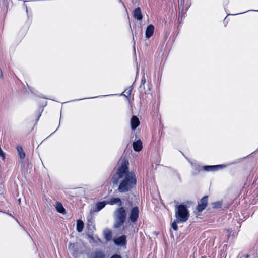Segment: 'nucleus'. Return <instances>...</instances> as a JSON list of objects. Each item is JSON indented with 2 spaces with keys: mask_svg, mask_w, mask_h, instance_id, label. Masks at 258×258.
<instances>
[{
  "mask_svg": "<svg viewBox=\"0 0 258 258\" xmlns=\"http://www.w3.org/2000/svg\"><path fill=\"white\" fill-rule=\"evenodd\" d=\"M128 162L123 160L120 166L118 168L116 173L112 178V181L114 185L118 184V190L121 193L130 191L136 184L137 180L135 173L128 171Z\"/></svg>",
  "mask_w": 258,
  "mask_h": 258,
  "instance_id": "f257e3e1",
  "label": "nucleus"
},
{
  "mask_svg": "<svg viewBox=\"0 0 258 258\" xmlns=\"http://www.w3.org/2000/svg\"><path fill=\"white\" fill-rule=\"evenodd\" d=\"M175 216L177 222H185L188 219L190 214L187 206L181 204L175 206Z\"/></svg>",
  "mask_w": 258,
  "mask_h": 258,
  "instance_id": "f03ea898",
  "label": "nucleus"
},
{
  "mask_svg": "<svg viewBox=\"0 0 258 258\" xmlns=\"http://www.w3.org/2000/svg\"><path fill=\"white\" fill-rule=\"evenodd\" d=\"M115 223L114 228H120L124 223L126 218V212L123 207H118L114 212Z\"/></svg>",
  "mask_w": 258,
  "mask_h": 258,
  "instance_id": "7ed1b4c3",
  "label": "nucleus"
},
{
  "mask_svg": "<svg viewBox=\"0 0 258 258\" xmlns=\"http://www.w3.org/2000/svg\"><path fill=\"white\" fill-rule=\"evenodd\" d=\"M139 215V210L137 206L133 207L130 212L128 220L132 223L137 221Z\"/></svg>",
  "mask_w": 258,
  "mask_h": 258,
  "instance_id": "20e7f679",
  "label": "nucleus"
},
{
  "mask_svg": "<svg viewBox=\"0 0 258 258\" xmlns=\"http://www.w3.org/2000/svg\"><path fill=\"white\" fill-rule=\"evenodd\" d=\"M185 0H180L178 1L179 16L178 21H181L184 17L183 14L185 13L184 9L185 8Z\"/></svg>",
  "mask_w": 258,
  "mask_h": 258,
  "instance_id": "39448f33",
  "label": "nucleus"
},
{
  "mask_svg": "<svg viewBox=\"0 0 258 258\" xmlns=\"http://www.w3.org/2000/svg\"><path fill=\"white\" fill-rule=\"evenodd\" d=\"M69 249L74 258H79L78 248L75 243H70L69 245Z\"/></svg>",
  "mask_w": 258,
  "mask_h": 258,
  "instance_id": "423d86ee",
  "label": "nucleus"
},
{
  "mask_svg": "<svg viewBox=\"0 0 258 258\" xmlns=\"http://www.w3.org/2000/svg\"><path fill=\"white\" fill-rule=\"evenodd\" d=\"M16 149L18 154L19 158L20 159V162L21 164H23V160L26 156L25 153L21 146H17Z\"/></svg>",
  "mask_w": 258,
  "mask_h": 258,
  "instance_id": "0eeeda50",
  "label": "nucleus"
},
{
  "mask_svg": "<svg viewBox=\"0 0 258 258\" xmlns=\"http://www.w3.org/2000/svg\"><path fill=\"white\" fill-rule=\"evenodd\" d=\"M114 243L117 245L124 246L126 244V237L122 235L114 240Z\"/></svg>",
  "mask_w": 258,
  "mask_h": 258,
  "instance_id": "6e6552de",
  "label": "nucleus"
},
{
  "mask_svg": "<svg viewBox=\"0 0 258 258\" xmlns=\"http://www.w3.org/2000/svg\"><path fill=\"white\" fill-rule=\"evenodd\" d=\"M88 258H105V255L103 251L98 250L91 252Z\"/></svg>",
  "mask_w": 258,
  "mask_h": 258,
  "instance_id": "1a4fd4ad",
  "label": "nucleus"
},
{
  "mask_svg": "<svg viewBox=\"0 0 258 258\" xmlns=\"http://www.w3.org/2000/svg\"><path fill=\"white\" fill-rule=\"evenodd\" d=\"M107 204L110 205H114L115 204H117L118 206L121 207L122 205V202L121 199L119 198H111L109 200L106 201Z\"/></svg>",
  "mask_w": 258,
  "mask_h": 258,
  "instance_id": "9d476101",
  "label": "nucleus"
},
{
  "mask_svg": "<svg viewBox=\"0 0 258 258\" xmlns=\"http://www.w3.org/2000/svg\"><path fill=\"white\" fill-rule=\"evenodd\" d=\"M154 31V26L153 25L150 24L148 26L145 32L146 37L148 39L150 38L153 35Z\"/></svg>",
  "mask_w": 258,
  "mask_h": 258,
  "instance_id": "9b49d317",
  "label": "nucleus"
},
{
  "mask_svg": "<svg viewBox=\"0 0 258 258\" xmlns=\"http://www.w3.org/2000/svg\"><path fill=\"white\" fill-rule=\"evenodd\" d=\"M140 124V121L136 116H133L131 120V125L132 130H135Z\"/></svg>",
  "mask_w": 258,
  "mask_h": 258,
  "instance_id": "f8f14e48",
  "label": "nucleus"
},
{
  "mask_svg": "<svg viewBox=\"0 0 258 258\" xmlns=\"http://www.w3.org/2000/svg\"><path fill=\"white\" fill-rule=\"evenodd\" d=\"M133 16L135 19L138 20H141L143 19V15L140 7H138L133 12Z\"/></svg>",
  "mask_w": 258,
  "mask_h": 258,
  "instance_id": "ddd939ff",
  "label": "nucleus"
},
{
  "mask_svg": "<svg viewBox=\"0 0 258 258\" xmlns=\"http://www.w3.org/2000/svg\"><path fill=\"white\" fill-rule=\"evenodd\" d=\"M133 147L134 150L136 152L140 151L142 148V142L141 140H138L137 141L133 142Z\"/></svg>",
  "mask_w": 258,
  "mask_h": 258,
  "instance_id": "4468645a",
  "label": "nucleus"
},
{
  "mask_svg": "<svg viewBox=\"0 0 258 258\" xmlns=\"http://www.w3.org/2000/svg\"><path fill=\"white\" fill-rule=\"evenodd\" d=\"M222 166V165H214V166H205L204 167H202V168H203V170H204L205 171H209L211 170H215Z\"/></svg>",
  "mask_w": 258,
  "mask_h": 258,
  "instance_id": "2eb2a0df",
  "label": "nucleus"
},
{
  "mask_svg": "<svg viewBox=\"0 0 258 258\" xmlns=\"http://www.w3.org/2000/svg\"><path fill=\"white\" fill-rule=\"evenodd\" d=\"M106 204H107L106 201H104L96 203L95 211H99L102 209Z\"/></svg>",
  "mask_w": 258,
  "mask_h": 258,
  "instance_id": "dca6fc26",
  "label": "nucleus"
},
{
  "mask_svg": "<svg viewBox=\"0 0 258 258\" xmlns=\"http://www.w3.org/2000/svg\"><path fill=\"white\" fill-rule=\"evenodd\" d=\"M84 224L81 220H78L77 221L76 230L78 232H81L84 228Z\"/></svg>",
  "mask_w": 258,
  "mask_h": 258,
  "instance_id": "f3484780",
  "label": "nucleus"
},
{
  "mask_svg": "<svg viewBox=\"0 0 258 258\" xmlns=\"http://www.w3.org/2000/svg\"><path fill=\"white\" fill-rule=\"evenodd\" d=\"M56 209L57 211L60 213L65 214V209L63 208L62 204L60 202H57L56 205Z\"/></svg>",
  "mask_w": 258,
  "mask_h": 258,
  "instance_id": "a211bd4d",
  "label": "nucleus"
},
{
  "mask_svg": "<svg viewBox=\"0 0 258 258\" xmlns=\"http://www.w3.org/2000/svg\"><path fill=\"white\" fill-rule=\"evenodd\" d=\"M112 236V233L110 231L107 230L104 232V238L107 241L111 240Z\"/></svg>",
  "mask_w": 258,
  "mask_h": 258,
  "instance_id": "6ab92c4d",
  "label": "nucleus"
},
{
  "mask_svg": "<svg viewBox=\"0 0 258 258\" xmlns=\"http://www.w3.org/2000/svg\"><path fill=\"white\" fill-rule=\"evenodd\" d=\"M193 169L194 170L192 173L193 175H196L199 173L200 171L202 170L203 168L202 167L195 165L193 166Z\"/></svg>",
  "mask_w": 258,
  "mask_h": 258,
  "instance_id": "aec40b11",
  "label": "nucleus"
},
{
  "mask_svg": "<svg viewBox=\"0 0 258 258\" xmlns=\"http://www.w3.org/2000/svg\"><path fill=\"white\" fill-rule=\"evenodd\" d=\"M208 196H204V197H203L200 200V202L199 203H200V204H201L202 205H204V206L207 207V206L208 205Z\"/></svg>",
  "mask_w": 258,
  "mask_h": 258,
  "instance_id": "412c9836",
  "label": "nucleus"
},
{
  "mask_svg": "<svg viewBox=\"0 0 258 258\" xmlns=\"http://www.w3.org/2000/svg\"><path fill=\"white\" fill-rule=\"evenodd\" d=\"M206 206L198 203V206L196 207V211L197 213H200L202 212L205 208Z\"/></svg>",
  "mask_w": 258,
  "mask_h": 258,
  "instance_id": "4be33fe9",
  "label": "nucleus"
},
{
  "mask_svg": "<svg viewBox=\"0 0 258 258\" xmlns=\"http://www.w3.org/2000/svg\"><path fill=\"white\" fill-rule=\"evenodd\" d=\"M222 203L220 201H217L215 202H213L212 204V208L214 209L220 208L222 206Z\"/></svg>",
  "mask_w": 258,
  "mask_h": 258,
  "instance_id": "5701e85b",
  "label": "nucleus"
},
{
  "mask_svg": "<svg viewBox=\"0 0 258 258\" xmlns=\"http://www.w3.org/2000/svg\"><path fill=\"white\" fill-rule=\"evenodd\" d=\"M177 223H181V222H177L176 219L172 223V224H171V227H172V228L174 230V231H177V229H178V226H177Z\"/></svg>",
  "mask_w": 258,
  "mask_h": 258,
  "instance_id": "b1692460",
  "label": "nucleus"
},
{
  "mask_svg": "<svg viewBox=\"0 0 258 258\" xmlns=\"http://www.w3.org/2000/svg\"><path fill=\"white\" fill-rule=\"evenodd\" d=\"M132 87H130L129 88H127V89H126L124 93H125L126 94V95H125L126 97H130V96H131V92L132 91Z\"/></svg>",
  "mask_w": 258,
  "mask_h": 258,
  "instance_id": "393cba45",
  "label": "nucleus"
},
{
  "mask_svg": "<svg viewBox=\"0 0 258 258\" xmlns=\"http://www.w3.org/2000/svg\"><path fill=\"white\" fill-rule=\"evenodd\" d=\"M110 258H122L120 255L115 254L112 255Z\"/></svg>",
  "mask_w": 258,
  "mask_h": 258,
  "instance_id": "a878e982",
  "label": "nucleus"
},
{
  "mask_svg": "<svg viewBox=\"0 0 258 258\" xmlns=\"http://www.w3.org/2000/svg\"><path fill=\"white\" fill-rule=\"evenodd\" d=\"M187 1V0L186 1ZM190 5L188 4V2H186V3L185 4V10L187 11L188 7H189Z\"/></svg>",
  "mask_w": 258,
  "mask_h": 258,
  "instance_id": "bb28decb",
  "label": "nucleus"
},
{
  "mask_svg": "<svg viewBox=\"0 0 258 258\" xmlns=\"http://www.w3.org/2000/svg\"><path fill=\"white\" fill-rule=\"evenodd\" d=\"M89 238L93 241V242H95V238H94L93 236H89Z\"/></svg>",
  "mask_w": 258,
  "mask_h": 258,
  "instance_id": "cd10ccee",
  "label": "nucleus"
},
{
  "mask_svg": "<svg viewBox=\"0 0 258 258\" xmlns=\"http://www.w3.org/2000/svg\"><path fill=\"white\" fill-rule=\"evenodd\" d=\"M0 78H3V72L1 69H0Z\"/></svg>",
  "mask_w": 258,
  "mask_h": 258,
  "instance_id": "c85d7f7f",
  "label": "nucleus"
},
{
  "mask_svg": "<svg viewBox=\"0 0 258 258\" xmlns=\"http://www.w3.org/2000/svg\"><path fill=\"white\" fill-rule=\"evenodd\" d=\"M146 82L145 79H142L141 80V84H144Z\"/></svg>",
  "mask_w": 258,
  "mask_h": 258,
  "instance_id": "c756f323",
  "label": "nucleus"
},
{
  "mask_svg": "<svg viewBox=\"0 0 258 258\" xmlns=\"http://www.w3.org/2000/svg\"><path fill=\"white\" fill-rule=\"evenodd\" d=\"M177 176H178V178H179V179L180 181H181V177H180V175L178 174H177Z\"/></svg>",
  "mask_w": 258,
  "mask_h": 258,
  "instance_id": "7c9ffc66",
  "label": "nucleus"
},
{
  "mask_svg": "<svg viewBox=\"0 0 258 258\" xmlns=\"http://www.w3.org/2000/svg\"><path fill=\"white\" fill-rule=\"evenodd\" d=\"M98 241H99L100 242L101 241V240H100V239L98 238Z\"/></svg>",
  "mask_w": 258,
  "mask_h": 258,
  "instance_id": "2f4dec72",
  "label": "nucleus"
}]
</instances>
